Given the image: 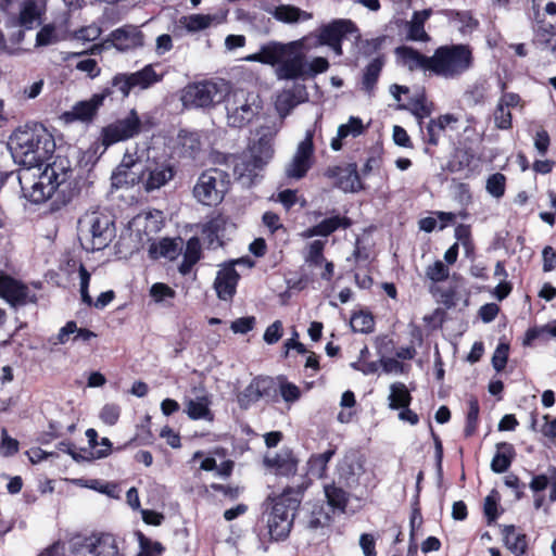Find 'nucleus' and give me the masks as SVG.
Instances as JSON below:
<instances>
[{"label":"nucleus","mask_w":556,"mask_h":556,"mask_svg":"<svg viewBox=\"0 0 556 556\" xmlns=\"http://www.w3.org/2000/svg\"><path fill=\"white\" fill-rule=\"evenodd\" d=\"M317 41H319L317 31L287 43L269 41L262 45L249 60L275 67L278 80H298L303 74L305 53L313 48L323 46Z\"/></svg>","instance_id":"obj_1"},{"label":"nucleus","mask_w":556,"mask_h":556,"mask_svg":"<svg viewBox=\"0 0 556 556\" xmlns=\"http://www.w3.org/2000/svg\"><path fill=\"white\" fill-rule=\"evenodd\" d=\"M311 486L312 480L303 477L295 485H287L280 494L267 497L263 513L267 542H281L289 538L305 492Z\"/></svg>","instance_id":"obj_2"},{"label":"nucleus","mask_w":556,"mask_h":556,"mask_svg":"<svg viewBox=\"0 0 556 556\" xmlns=\"http://www.w3.org/2000/svg\"><path fill=\"white\" fill-rule=\"evenodd\" d=\"M81 191V178L74 177V170L54 161L47 164L33 186L31 198L34 202L50 200V210L60 211L76 199Z\"/></svg>","instance_id":"obj_3"},{"label":"nucleus","mask_w":556,"mask_h":556,"mask_svg":"<svg viewBox=\"0 0 556 556\" xmlns=\"http://www.w3.org/2000/svg\"><path fill=\"white\" fill-rule=\"evenodd\" d=\"M8 147L16 163L27 169L49 164L55 151V141L42 125L15 129Z\"/></svg>","instance_id":"obj_4"},{"label":"nucleus","mask_w":556,"mask_h":556,"mask_svg":"<svg viewBox=\"0 0 556 556\" xmlns=\"http://www.w3.org/2000/svg\"><path fill=\"white\" fill-rule=\"evenodd\" d=\"M78 232L81 245L87 251L103 250L112 240L114 220L100 208L87 211L78 219Z\"/></svg>","instance_id":"obj_5"},{"label":"nucleus","mask_w":556,"mask_h":556,"mask_svg":"<svg viewBox=\"0 0 556 556\" xmlns=\"http://www.w3.org/2000/svg\"><path fill=\"white\" fill-rule=\"evenodd\" d=\"M275 153L273 139L263 135L249 147L248 153L236 159L233 175L247 186H252L260 173L273 159Z\"/></svg>","instance_id":"obj_6"},{"label":"nucleus","mask_w":556,"mask_h":556,"mask_svg":"<svg viewBox=\"0 0 556 556\" xmlns=\"http://www.w3.org/2000/svg\"><path fill=\"white\" fill-rule=\"evenodd\" d=\"M472 52L468 45H445L431 55V76L454 78L472 65Z\"/></svg>","instance_id":"obj_7"},{"label":"nucleus","mask_w":556,"mask_h":556,"mask_svg":"<svg viewBox=\"0 0 556 556\" xmlns=\"http://www.w3.org/2000/svg\"><path fill=\"white\" fill-rule=\"evenodd\" d=\"M152 127L153 123L148 119L143 122L136 109H131L126 116L116 118L102 127L98 141L104 149H108L118 142L134 139Z\"/></svg>","instance_id":"obj_8"},{"label":"nucleus","mask_w":556,"mask_h":556,"mask_svg":"<svg viewBox=\"0 0 556 556\" xmlns=\"http://www.w3.org/2000/svg\"><path fill=\"white\" fill-rule=\"evenodd\" d=\"M230 93V85L224 79L203 80L189 84L182 92L185 105L211 109L224 102Z\"/></svg>","instance_id":"obj_9"},{"label":"nucleus","mask_w":556,"mask_h":556,"mask_svg":"<svg viewBox=\"0 0 556 556\" xmlns=\"http://www.w3.org/2000/svg\"><path fill=\"white\" fill-rule=\"evenodd\" d=\"M278 377L256 376L250 383L237 395V402L242 409H248L252 404L260 400L266 403L279 402Z\"/></svg>","instance_id":"obj_10"},{"label":"nucleus","mask_w":556,"mask_h":556,"mask_svg":"<svg viewBox=\"0 0 556 556\" xmlns=\"http://www.w3.org/2000/svg\"><path fill=\"white\" fill-rule=\"evenodd\" d=\"M227 174L218 168H208L198 178L193 187L194 198L203 205H217L224 199Z\"/></svg>","instance_id":"obj_11"},{"label":"nucleus","mask_w":556,"mask_h":556,"mask_svg":"<svg viewBox=\"0 0 556 556\" xmlns=\"http://www.w3.org/2000/svg\"><path fill=\"white\" fill-rule=\"evenodd\" d=\"M175 175L176 168L169 157H148L140 167V184L147 192H151L165 186Z\"/></svg>","instance_id":"obj_12"},{"label":"nucleus","mask_w":556,"mask_h":556,"mask_svg":"<svg viewBox=\"0 0 556 556\" xmlns=\"http://www.w3.org/2000/svg\"><path fill=\"white\" fill-rule=\"evenodd\" d=\"M249 97V92L243 89H238L230 92L226 98L227 121L230 127L243 128L251 123L257 114V111L252 108Z\"/></svg>","instance_id":"obj_13"},{"label":"nucleus","mask_w":556,"mask_h":556,"mask_svg":"<svg viewBox=\"0 0 556 556\" xmlns=\"http://www.w3.org/2000/svg\"><path fill=\"white\" fill-rule=\"evenodd\" d=\"M0 298L11 307L18 308L28 303H37V295L30 293L26 283L0 270Z\"/></svg>","instance_id":"obj_14"},{"label":"nucleus","mask_w":556,"mask_h":556,"mask_svg":"<svg viewBox=\"0 0 556 556\" xmlns=\"http://www.w3.org/2000/svg\"><path fill=\"white\" fill-rule=\"evenodd\" d=\"M365 473V458L358 451H350L337 465L338 483L352 490L359 485Z\"/></svg>","instance_id":"obj_15"},{"label":"nucleus","mask_w":556,"mask_h":556,"mask_svg":"<svg viewBox=\"0 0 556 556\" xmlns=\"http://www.w3.org/2000/svg\"><path fill=\"white\" fill-rule=\"evenodd\" d=\"M324 176L333 179V187L345 193H356L365 189L356 163H348L344 167L329 166L325 169Z\"/></svg>","instance_id":"obj_16"},{"label":"nucleus","mask_w":556,"mask_h":556,"mask_svg":"<svg viewBox=\"0 0 556 556\" xmlns=\"http://www.w3.org/2000/svg\"><path fill=\"white\" fill-rule=\"evenodd\" d=\"M113 96L111 87H103L99 92L93 93L90 99L76 102L70 112L65 113L68 121L92 123L98 116L100 108L108 98Z\"/></svg>","instance_id":"obj_17"},{"label":"nucleus","mask_w":556,"mask_h":556,"mask_svg":"<svg viewBox=\"0 0 556 556\" xmlns=\"http://www.w3.org/2000/svg\"><path fill=\"white\" fill-rule=\"evenodd\" d=\"M139 166L141 167V163L137 153L126 152L112 174L111 179L113 186L122 188L139 185L142 180Z\"/></svg>","instance_id":"obj_18"},{"label":"nucleus","mask_w":556,"mask_h":556,"mask_svg":"<svg viewBox=\"0 0 556 556\" xmlns=\"http://www.w3.org/2000/svg\"><path fill=\"white\" fill-rule=\"evenodd\" d=\"M105 42H110L117 51L126 52L141 48L144 45V35L137 26L126 24L112 30Z\"/></svg>","instance_id":"obj_19"},{"label":"nucleus","mask_w":556,"mask_h":556,"mask_svg":"<svg viewBox=\"0 0 556 556\" xmlns=\"http://www.w3.org/2000/svg\"><path fill=\"white\" fill-rule=\"evenodd\" d=\"M314 143L312 135H307L298 146L296 152L287 168L288 177L301 179L306 176L313 165Z\"/></svg>","instance_id":"obj_20"},{"label":"nucleus","mask_w":556,"mask_h":556,"mask_svg":"<svg viewBox=\"0 0 556 556\" xmlns=\"http://www.w3.org/2000/svg\"><path fill=\"white\" fill-rule=\"evenodd\" d=\"M240 275L231 264L224 263L214 280V290L219 300L231 302L237 293Z\"/></svg>","instance_id":"obj_21"},{"label":"nucleus","mask_w":556,"mask_h":556,"mask_svg":"<svg viewBox=\"0 0 556 556\" xmlns=\"http://www.w3.org/2000/svg\"><path fill=\"white\" fill-rule=\"evenodd\" d=\"M357 25L351 20H334L321 25L316 31L319 35L318 43L330 46L343 41L346 35L357 33Z\"/></svg>","instance_id":"obj_22"},{"label":"nucleus","mask_w":556,"mask_h":556,"mask_svg":"<svg viewBox=\"0 0 556 556\" xmlns=\"http://www.w3.org/2000/svg\"><path fill=\"white\" fill-rule=\"evenodd\" d=\"M264 465L276 476L292 477L298 471L299 458L292 450L283 448L273 456H265Z\"/></svg>","instance_id":"obj_23"},{"label":"nucleus","mask_w":556,"mask_h":556,"mask_svg":"<svg viewBox=\"0 0 556 556\" xmlns=\"http://www.w3.org/2000/svg\"><path fill=\"white\" fill-rule=\"evenodd\" d=\"M308 101L307 88L304 84L294 83L290 88H285L277 96L276 109L281 116H286L298 105Z\"/></svg>","instance_id":"obj_24"},{"label":"nucleus","mask_w":556,"mask_h":556,"mask_svg":"<svg viewBox=\"0 0 556 556\" xmlns=\"http://www.w3.org/2000/svg\"><path fill=\"white\" fill-rule=\"evenodd\" d=\"M394 53L397 60L410 72L422 71L431 76V56L422 54L409 46L396 47Z\"/></svg>","instance_id":"obj_25"},{"label":"nucleus","mask_w":556,"mask_h":556,"mask_svg":"<svg viewBox=\"0 0 556 556\" xmlns=\"http://www.w3.org/2000/svg\"><path fill=\"white\" fill-rule=\"evenodd\" d=\"M353 225V220L348 216L333 215L323 219L316 225L307 228L303 236L306 238L312 237H328L339 229H349Z\"/></svg>","instance_id":"obj_26"},{"label":"nucleus","mask_w":556,"mask_h":556,"mask_svg":"<svg viewBox=\"0 0 556 556\" xmlns=\"http://www.w3.org/2000/svg\"><path fill=\"white\" fill-rule=\"evenodd\" d=\"M338 447L334 444H329L328 448L323 453H313L306 462V473L301 477H307L313 481L312 477L316 479H324L327 477L328 464L337 454Z\"/></svg>","instance_id":"obj_27"},{"label":"nucleus","mask_w":556,"mask_h":556,"mask_svg":"<svg viewBox=\"0 0 556 556\" xmlns=\"http://www.w3.org/2000/svg\"><path fill=\"white\" fill-rule=\"evenodd\" d=\"M399 109L408 111L414 115L419 127H421L425 124L424 119L434 111V103L428 99L426 89L421 88L420 91L408 99L407 103L399 104Z\"/></svg>","instance_id":"obj_28"},{"label":"nucleus","mask_w":556,"mask_h":556,"mask_svg":"<svg viewBox=\"0 0 556 556\" xmlns=\"http://www.w3.org/2000/svg\"><path fill=\"white\" fill-rule=\"evenodd\" d=\"M134 224L137 227V232L140 236V239L143 240V237H146V241L150 242L152 241L153 236L164 227L162 212L155 211L139 214L135 217Z\"/></svg>","instance_id":"obj_29"},{"label":"nucleus","mask_w":556,"mask_h":556,"mask_svg":"<svg viewBox=\"0 0 556 556\" xmlns=\"http://www.w3.org/2000/svg\"><path fill=\"white\" fill-rule=\"evenodd\" d=\"M182 239L180 237L177 238H162L160 241H152L149 245L148 253L149 257L152 260H159L160 257H165L170 261H174L178 257L181 252Z\"/></svg>","instance_id":"obj_30"},{"label":"nucleus","mask_w":556,"mask_h":556,"mask_svg":"<svg viewBox=\"0 0 556 556\" xmlns=\"http://www.w3.org/2000/svg\"><path fill=\"white\" fill-rule=\"evenodd\" d=\"M431 16V10L415 11L412 20L406 23V39L409 41H430L429 34L425 30V23Z\"/></svg>","instance_id":"obj_31"},{"label":"nucleus","mask_w":556,"mask_h":556,"mask_svg":"<svg viewBox=\"0 0 556 556\" xmlns=\"http://www.w3.org/2000/svg\"><path fill=\"white\" fill-rule=\"evenodd\" d=\"M501 533L505 546L515 555L522 556L528 551V536L523 532H517L514 525H505L502 527Z\"/></svg>","instance_id":"obj_32"},{"label":"nucleus","mask_w":556,"mask_h":556,"mask_svg":"<svg viewBox=\"0 0 556 556\" xmlns=\"http://www.w3.org/2000/svg\"><path fill=\"white\" fill-rule=\"evenodd\" d=\"M386 64V55L378 54L363 70L362 89L367 93H372L377 87L382 68Z\"/></svg>","instance_id":"obj_33"},{"label":"nucleus","mask_w":556,"mask_h":556,"mask_svg":"<svg viewBox=\"0 0 556 556\" xmlns=\"http://www.w3.org/2000/svg\"><path fill=\"white\" fill-rule=\"evenodd\" d=\"M516 457V450L511 443L498 442L496 452L491 462V469L495 473L506 472Z\"/></svg>","instance_id":"obj_34"},{"label":"nucleus","mask_w":556,"mask_h":556,"mask_svg":"<svg viewBox=\"0 0 556 556\" xmlns=\"http://www.w3.org/2000/svg\"><path fill=\"white\" fill-rule=\"evenodd\" d=\"M345 489L346 488L339 484L338 481H332L324 485L328 505L341 513H345L350 502V493Z\"/></svg>","instance_id":"obj_35"},{"label":"nucleus","mask_w":556,"mask_h":556,"mask_svg":"<svg viewBox=\"0 0 556 556\" xmlns=\"http://www.w3.org/2000/svg\"><path fill=\"white\" fill-rule=\"evenodd\" d=\"M203 257L200 239L195 236L188 239L184 252L182 262L178 266L181 275H188L193 266Z\"/></svg>","instance_id":"obj_36"},{"label":"nucleus","mask_w":556,"mask_h":556,"mask_svg":"<svg viewBox=\"0 0 556 556\" xmlns=\"http://www.w3.org/2000/svg\"><path fill=\"white\" fill-rule=\"evenodd\" d=\"M477 155L472 148H458L451 155L446 163L445 169L450 173H459L465 168H471Z\"/></svg>","instance_id":"obj_37"},{"label":"nucleus","mask_w":556,"mask_h":556,"mask_svg":"<svg viewBox=\"0 0 556 556\" xmlns=\"http://www.w3.org/2000/svg\"><path fill=\"white\" fill-rule=\"evenodd\" d=\"M40 14L36 0H23L20 4L17 24L24 29H33L40 24Z\"/></svg>","instance_id":"obj_38"},{"label":"nucleus","mask_w":556,"mask_h":556,"mask_svg":"<svg viewBox=\"0 0 556 556\" xmlns=\"http://www.w3.org/2000/svg\"><path fill=\"white\" fill-rule=\"evenodd\" d=\"M89 553L93 556H117L118 546L114 535L102 533L94 539L89 545Z\"/></svg>","instance_id":"obj_39"},{"label":"nucleus","mask_w":556,"mask_h":556,"mask_svg":"<svg viewBox=\"0 0 556 556\" xmlns=\"http://www.w3.org/2000/svg\"><path fill=\"white\" fill-rule=\"evenodd\" d=\"M353 34L355 35L354 43L358 49V54L364 58H369L374 54H380L379 52L389 39V36L387 35H381L371 39H364L359 33V29L357 33Z\"/></svg>","instance_id":"obj_40"},{"label":"nucleus","mask_w":556,"mask_h":556,"mask_svg":"<svg viewBox=\"0 0 556 556\" xmlns=\"http://www.w3.org/2000/svg\"><path fill=\"white\" fill-rule=\"evenodd\" d=\"M389 408L399 410L402 407L409 406L413 396L404 382H394L390 386V394L388 396Z\"/></svg>","instance_id":"obj_41"},{"label":"nucleus","mask_w":556,"mask_h":556,"mask_svg":"<svg viewBox=\"0 0 556 556\" xmlns=\"http://www.w3.org/2000/svg\"><path fill=\"white\" fill-rule=\"evenodd\" d=\"M223 230V222L219 218H212L201 227V235L207 243L208 249L222 247L219 233Z\"/></svg>","instance_id":"obj_42"},{"label":"nucleus","mask_w":556,"mask_h":556,"mask_svg":"<svg viewBox=\"0 0 556 556\" xmlns=\"http://www.w3.org/2000/svg\"><path fill=\"white\" fill-rule=\"evenodd\" d=\"M178 138L184 155L195 157L201 151V138L197 131L182 129L179 131Z\"/></svg>","instance_id":"obj_43"},{"label":"nucleus","mask_w":556,"mask_h":556,"mask_svg":"<svg viewBox=\"0 0 556 556\" xmlns=\"http://www.w3.org/2000/svg\"><path fill=\"white\" fill-rule=\"evenodd\" d=\"M351 328L354 332L371 333L375 330V317L370 312H354L350 320Z\"/></svg>","instance_id":"obj_44"},{"label":"nucleus","mask_w":556,"mask_h":556,"mask_svg":"<svg viewBox=\"0 0 556 556\" xmlns=\"http://www.w3.org/2000/svg\"><path fill=\"white\" fill-rule=\"evenodd\" d=\"M480 405L477 397L471 396L468 401V412L464 428V437L471 438L476 434L479 426Z\"/></svg>","instance_id":"obj_45"},{"label":"nucleus","mask_w":556,"mask_h":556,"mask_svg":"<svg viewBox=\"0 0 556 556\" xmlns=\"http://www.w3.org/2000/svg\"><path fill=\"white\" fill-rule=\"evenodd\" d=\"M500 500L501 496L496 490H492L484 498L483 515L489 526L493 525L503 513V509L500 508Z\"/></svg>","instance_id":"obj_46"},{"label":"nucleus","mask_w":556,"mask_h":556,"mask_svg":"<svg viewBox=\"0 0 556 556\" xmlns=\"http://www.w3.org/2000/svg\"><path fill=\"white\" fill-rule=\"evenodd\" d=\"M132 88L140 87L146 89L159 80L157 75L151 65H146L142 70L128 74Z\"/></svg>","instance_id":"obj_47"},{"label":"nucleus","mask_w":556,"mask_h":556,"mask_svg":"<svg viewBox=\"0 0 556 556\" xmlns=\"http://www.w3.org/2000/svg\"><path fill=\"white\" fill-rule=\"evenodd\" d=\"M278 381L279 399L282 397L288 404H293L301 399V389L295 383L290 382L286 376H278Z\"/></svg>","instance_id":"obj_48"},{"label":"nucleus","mask_w":556,"mask_h":556,"mask_svg":"<svg viewBox=\"0 0 556 556\" xmlns=\"http://www.w3.org/2000/svg\"><path fill=\"white\" fill-rule=\"evenodd\" d=\"M208 405L210 402L205 396L199 397L198 400H190L187 403L186 412L189 418L192 420L206 419L208 416H211Z\"/></svg>","instance_id":"obj_49"},{"label":"nucleus","mask_w":556,"mask_h":556,"mask_svg":"<svg viewBox=\"0 0 556 556\" xmlns=\"http://www.w3.org/2000/svg\"><path fill=\"white\" fill-rule=\"evenodd\" d=\"M325 247L326 241L323 240H314L309 242L307 245V252L304 256L305 263L313 267L320 266L325 262Z\"/></svg>","instance_id":"obj_50"},{"label":"nucleus","mask_w":556,"mask_h":556,"mask_svg":"<svg viewBox=\"0 0 556 556\" xmlns=\"http://www.w3.org/2000/svg\"><path fill=\"white\" fill-rule=\"evenodd\" d=\"M274 17L283 23H295L300 20L302 14H305L301 9L293 5L280 4L275 8Z\"/></svg>","instance_id":"obj_51"},{"label":"nucleus","mask_w":556,"mask_h":556,"mask_svg":"<svg viewBox=\"0 0 556 556\" xmlns=\"http://www.w3.org/2000/svg\"><path fill=\"white\" fill-rule=\"evenodd\" d=\"M329 66V61L324 56H316L309 63L305 59L303 74L300 76V78L305 79L308 77H314L318 74H323L328 71Z\"/></svg>","instance_id":"obj_52"},{"label":"nucleus","mask_w":556,"mask_h":556,"mask_svg":"<svg viewBox=\"0 0 556 556\" xmlns=\"http://www.w3.org/2000/svg\"><path fill=\"white\" fill-rule=\"evenodd\" d=\"M485 189L496 199L504 197L506 191V176L502 173L490 175L486 179Z\"/></svg>","instance_id":"obj_53"},{"label":"nucleus","mask_w":556,"mask_h":556,"mask_svg":"<svg viewBox=\"0 0 556 556\" xmlns=\"http://www.w3.org/2000/svg\"><path fill=\"white\" fill-rule=\"evenodd\" d=\"M494 126L498 130H510L513 128V114L503 104H496L493 112Z\"/></svg>","instance_id":"obj_54"},{"label":"nucleus","mask_w":556,"mask_h":556,"mask_svg":"<svg viewBox=\"0 0 556 556\" xmlns=\"http://www.w3.org/2000/svg\"><path fill=\"white\" fill-rule=\"evenodd\" d=\"M426 276L432 282H442L448 278L450 269L442 261L438 260L426 268Z\"/></svg>","instance_id":"obj_55"},{"label":"nucleus","mask_w":556,"mask_h":556,"mask_svg":"<svg viewBox=\"0 0 556 556\" xmlns=\"http://www.w3.org/2000/svg\"><path fill=\"white\" fill-rule=\"evenodd\" d=\"M105 87H111L113 92L114 88H116L121 92L122 99L127 98L132 89L129 76L125 73L114 75Z\"/></svg>","instance_id":"obj_56"},{"label":"nucleus","mask_w":556,"mask_h":556,"mask_svg":"<svg viewBox=\"0 0 556 556\" xmlns=\"http://www.w3.org/2000/svg\"><path fill=\"white\" fill-rule=\"evenodd\" d=\"M509 355V344L505 342H500L493 353L492 356V366L493 368L500 372L505 369Z\"/></svg>","instance_id":"obj_57"},{"label":"nucleus","mask_w":556,"mask_h":556,"mask_svg":"<svg viewBox=\"0 0 556 556\" xmlns=\"http://www.w3.org/2000/svg\"><path fill=\"white\" fill-rule=\"evenodd\" d=\"M340 130V137L346 138L349 135L357 137L365 130L363 121L359 117L351 116L346 124H342L338 128Z\"/></svg>","instance_id":"obj_58"},{"label":"nucleus","mask_w":556,"mask_h":556,"mask_svg":"<svg viewBox=\"0 0 556 556\" xmlns=\"http://www.w3.org/2000/svg\"><path fill=\"white\" fill-rule=\"evenodd\" d=\"M419 128L424 143L431 147H437L439 144L443 134L435 127L434 121H429L426 126L422 125Z\"/></svg>","instance_id":"obj_59"},{"label":"nucleus","mask_w":556,"mask_h":556,"mask_svg":"<svg viewBox=\"0 0 556 556\" xmlns=\"http://www.w3.org/2000/svg\"><path fill=\"white\" fill-rule=\"evenodd\" d=\"M20 443L16 439L11 438L8 434L5 428H2L1 431V442H0V454L4 457H10L15 455L18 452Z\"/></svg>","instance_id":"obj_60"},{"label":"nucleus","mask_w":556,"mask_h":556,"mask_svg":"<svg viewBox=\"0 0 556 556\" xmlns=\"http://www.w3.org/2000/svg\"><path fill=\"white\" fill-rule=\"evenodd\" d=\"M331 517L323 508L314 509L307 520V528L309 530H317L330 525Z\"/></svg>","instance_id":"obj_61"},{"label":"nucleus","mask_w":556,"mask_h":556,"mask_svg":"<svg viewBox=\"0 0 556 556\" xmlns=\"http://www.w3.org/2000/svg\"><path fill=\"white\" fill-rule=\"evenodd\" d=\"M150 295L155 302L160 303L167 298L174 299L176 296V291L166 283L156 282L152 285Z\"/></svg>","instance_id":"obj_62"},{"label":"nucleus","mask_w":556,"mask_h":556,"mask_svg":"<svg viewBox=\"0 0 556 556\" xmlns=\"http://www.w3.org/2000/svg\"><path fill=\"white\" fill-rule=\"evenodd\" d=\"M121 416V407L117 404H105L101 412L100 418L108 426L117 424Z\"/></svg>","instance_id":"obj_63"},{"label":"nucleus","mask_w":556,"mask_h":556,"mask_svg":"<svg viewBox=\"0 0 556 556\" xmlns=\"http://www.w3.org/2000/svg\"><path fill=\"white\" fill-rule=\"evenodd\" d=\"M102 34V28L97 24L83 26L75 31V38L81 41H93Z\"/></svg>","instance_id":"obj_64"}]
</instances>
